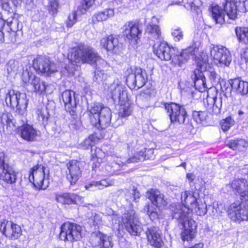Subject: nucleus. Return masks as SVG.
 <instances>
[{
    "label": "nucleus",
    "instance_id": "obj_63",
    "mask_svg": "<svg viewBox=\"0 0 248 248\" xmlns=\"http://www.w3.org/2000/svg\"><path fill=\"white\" fill-rule=\"evenodd\" d=\"M5 21L3 19L2 15L0 13V30H2L4 25Z\"/></svg>",
    "mask_w": 248,
    "mask_h": 248
},
{
    "label": "nucleus",
    "instance_id": "obj_62",
    "mask_svg": "<svg viewBox=\"0 0 248 248\" xmlns=\"http://www.w3.org/2000/svg\"><path fill=\"white\" fill-rule=\"evenodd\" d=\"M186 178L188 179L189 182L191 183L195 179V175L193 173H187L186 174Z\"/></svg>",
    "mask_w": 248,
    "mask_h": 248
},
{
    "label": "nucleus",
    "instance_id": "obj_53",
    "mask_svg": "<svg viewBox=\"0 0 248 248\" xmlns=\"http://www.w3.org/2000/svg\"><path fill=\"white\" fill-rule=\"evenodd\" d=\"M191 10L196 13L198 15L201 14L202 11L200 6L201 5L200 0H193L192 2L190 3Z\"/></svg>",
    "mask_w": 248,
    "mask_h": 248
},
{
    "label": "nucleus",
    "instance_id": "obj_19",
    "mask_svg": "<svg viewBox=\"0 0 248 248\" xmlns=\"http://www.w3.org/2000/svg\"><path fill=\"white\" fill-rule=\"evenodd\" d=\"M82 227L80 225L69 222L63 223V232L65 233L64 241H78L81 238Z\"/></svg>",
    "mask_w": 248,
    "mask_h": 248
},
{
    "label": "nucleus",
    "instance_id": "obj_1",
    "mask_svg": "<svg viewBox=\"0 0 248 248\" xmlns=\"http://www.w3.org/2000/svg\"><path fill=\"white\" fill-rule=\"evenodd\" d=\"M68 58L73 65L85 62L89 63L96 62L93 81L100 84L107 79L108 75L106 73L105 70L102 69L101 67L103 68L107 67L108 63L100 59L98 54L92 47L85 44H80L77 48L72 50L68 55Z\"/></svg>",
    "mask_w": 248,
    "mask_h": 248
},
{
    "label": "nucleus",
    "instance_id": "obj_31",
    "mask_svg": "<svg viewBox=\"0 0 248 248\" xmlns=\"http://www.w3.org/2000/svg\"><path fill=\"white\" fill-rule=\"evenodd\" d=\"M106 107L99 102H94L88 104L87 113L90 119L91 123H95L96 122V117H98L103 110V108Z\"/></svg>",
    "mask_w": 248,
    "mask_h": 248
},
{
    "label": "nucleus",
    "instance_id": "obj_9",
    "mask_svg": "<svg viewBox=\"0 0 248 248\" xmlns=\"http://www.w3.org/2000/svg\"><path fill=\"white\" fill-rule=\"evenodd\" d=\"M148 80V76L145 70L135 68L134 71L128 70L126 78L127 85L131 90H138L142 87Z\"/></svg>",
    "mask_w": 248,
    "mask_h": 248
},
{
    "label": "nucleus",
    "instance_id": "obj_58",
    "mask_svg": "<svg viewBox=\"0 0 248 248\" xmlns=\"http://www.w3.org/2000/svg\"><path fill=\"white\" fill-rule=\"evenodd\" d=\"M6 157L4 152H0V168L3 166H9L6 162Z\"/></svg>",
    "mask_w": 248,
    "mask_h": 248
},
{
    "label": "nucleus",
    "instance_id": "obj_3",
    "mask_svg": "<svg viewBox=\"0 0 248 248\" xmlns=\"http://www.w3.org/2000/svg\"><path fill=\"white\" fill-rule=\"evenodd\" d=\"M196 48L193 46L179 51L176 47H170L165 42L155 43L153 46V52L161 60H172L174 65L182 66L187 62L190 56L193 55Z\"/></svg>",
    "mask_w": 248,
    "mask_h": 248
},
{
    "label": "nucleus",
    "instance_id": "obj_64",
    "mask_svg": "<svg viewBox=\"0 0 248 248\" xmlns=\"http://www.w3.org/2000/svg\"><path fill=\"white\" fill-rule=\"evenodd\" d=\"M203 247V245L202 244H196L195 245V246L191 247V248H202Z\"/></svg>",
    "mask_w": 248,
    "mask_h": 248
},
{
    "label": "nucleus",
    "instance_id": "obj_43",
    "mask_svg": "<svg viewBox=\"0 0 248 248\" xmlns=\"http://www.w3.org/2000/svg\"><path fill=\"white\" fill-rule=\"evenodd\" d=\"M203 74L204 76L206 75L208 77L213 85H217L219 82L220 76L215 70L211 69L209 70L205 71Z\"/></svg>",
    "mask_w": 248,
    "mask_h": 248
},
{
    "label": "nucleus",
    "instance_id": "obj_50",
    "mask_svg": "<svg viewBox=\"0 0 248 248\" xmlns=\"http://www.w3.org/2000/svg\"><path fill=\"white\" fill-rule=\"evenodd\" d=\"M97 140L98 139L95 135H91L83 142L82 147L85 149L92 148Z\"/></svg>",
    "mask_w": 248,
    "mask_h": 248
},
{
    "label": "nucleus",
    "instance_id": "obj_10",
    "mask_svg": "<svg viewBox=\"0 0 248 248\" xmlns=\"http://www.w3.org/2000/svg\"><path fill=\"white\" fill-rule=\"evenodd\" d=\"M224 11L229 19L232 20L237 17V13L248 11V0H225Z\"/></svg>",
    "mask_w": 248,
    "mask_h": 248
},
{
    "label": "nucleus",
    "instance_id": "obj_8",
    "mask_svg": "<svg viewBox=\"0 0 248 248\" xmlns=\"http://www.w3.org/2000/svg\"><path fill=\"white\" fill-rule=\"evenodd\" d=\"M75 93L72 90H65L63 92V103L65 110L71 116L69 126L73 129H79L81 122L76 113L77 102L75 96Z\"/></svg>",
    "mask_w": 248,
    "mask_h": 248
},
{
    "label": "nucleus",
    "instance_id": "obj_24",
    "mask_svg": "<svg viewBox=\"0 0 248 248\" xmlns=\"http://www.w3.org/2000/svg\"><path fill=\"white\" fill-rule=\"evenodd\" d=\"M100 44L108 51H110L114 53H116L119 50L121 45L118 37L112 34L102 38L100 40Z\"/></svg>",
    "mask_w": 248,
    "mask_h": 248
},
{
    "label": "nucleus",
    "instance_id": "obj_42",
    "mask_svg": "<svg viewBox=\"0 0 248 248\" xmlns=\"http://www.w3.org/2000/svg\"><path fill=\"white\" fill-rule=\"evenodd\" d=\"M193 119L197 124L204 125L206 123V119L208 116L207 112L205 111L193 112Z\"/></svg>",
    "mask_w": 248,
    "mask_h": 248
},
{
    "label": "nucleus",
    "instance_id": "obj_28",
    "mask_svg": "<svg viewBox=\"0 0 248 248\" xmlns=\"http://www.w3.org/2000/svg\"><path fill=\"white\" fill-rule=\"evenodd\" d=\"M0 180L8 184H13L16 182L17 173L11 166H5L0 168Z\"/></svg>",
    "mask_w": 248,
    "mask_h": 248
},
{
    "label": "nucleus",
    "instance_id": "obj_44",
    "mask_svg": "<svg viewBox=\"0 0 248 248\" xmlns=\"http://www.w3.org/2000/svg\"><path fill=\"white\" fill-rule=\"evenodd\" d=\"M144 210L147 212L152 220L157 219L159 217V208H154L152 205H146Z\"/></svg>",
    "mask_w": 248,
    "mask_h": 248
},
{
    "label": "nucleus",
    "instance_id": "obj_57",
    "mask_svg": "<svg viewBox=\"0 0 248 248\" xmlns=\"http://www.w3.org/2000/svg\"><path fill=\"white\" fill-rule=\"evenodd\" d=\"M228 84H230V79L228 80V82H224L223 86H222V83L220 84L221 89L223 92H225V94L227 93H231L232 91V87L231 85H228Z\"/></svg>",
    "mask_w": 248,
    "mask_h": 248
},
{
    "label": "nucleus",
    "instance_id": "obj_6",
    "mask_svg": "<svg viewBox=\"0 0 248 248\" xmlns=\"http://www.w3.org/2000/svg\"><path fill=\"white\" fill-rule=\"evenodd\" d=\"M5 100L7 106L16 108V112L18 114L17 118H20V116H22V122H26V118L24 115L26 113L28 104L26 94L17 91L11 90L6 93Z\"/></svg>",
    "mask_w": 248,
    "mask_h": 248
},
{
    "label": "nucleus",
    "instance_id": "obj_25",
    "mask_svg": "<svg viewBox=\"0 0 248 248\" xmlns=\"http://www.w3.org/2000/svg\"><path fill=\"white\" fill-rule=\"evenodd\" d=\"M222 97L219 95L213 97L208 96L204 105L208 111L213 114L218 115L221 112L222 107Z\"/></svg>",
    "mask_w": 248,
    "mask_h": 248
},
{
    "label": "nucleus",
    "instance_id": "obj_30",
    "mask_svg": "<svg viewBox=\"0 0 248 248\" xmlns=\"http://www.w3.org/2000/svg\"><path fill=\"white\" fill-rule=\"evenodd\" d=\"M15 127L13 116L8 113H0V132L9 133Z\"/></svg>",
    "mask_w": 248,
    "mask_h": 248
},
{
    "label": "nucleus",
    "instance_id": "obj_54",
    "mask_svg": "<svg viewBox=\"0 0 248 248\" xmlns=\"http://www.w3.org/2000/svg\"><path fill=\"white\" fill-rule=\"evenodd\" d=\"M77 14L76 11L73 12L69 15L68 20L66 22V26L71 28L77 21Z\"/></svg>",
    "mask_w": 248,
    "mask_h": 248
},
{
    "label": "nucleus",
    "instance_id": "obj_55",
    "mask_svg": "<svg viewBox=\"0 0 248 248\" xmlns=\"http://www.w3.org/2000/svg\"><path fill=\"white\" fill-rule=\"evenodd\" d=\"M35 77L36 76L32 74V73H30L28 71L23 72L22 75V79L24 83L31 82L33 78Z\"/></svg>",
    "mask_w": 248,
    "mask_h": 248
},
{
    "label": "nucleus",
    "instance_id": "obj_52",
    "mask_svg": "<svg viewBox=\"0 0 248 248\" xmlns=\"http://www.w3.org/2000/svg\"><path fill=\"white\" fill-rule=\"evenodd\" d=\"M171 35L173 37V40L175 42L180 41L184 37L183 31L179 27L172 29L171 30Z\"/></svg>",
    "mask_w": 248,
    "mask_h": 248
},
{
    "label": "nucleus",
    "instance_id": "obj_40",
    "mask_svg": "<svg viewBox=\"0 0 248 248\" xmlns=\"http://www.w3.org/2000/svg\"><path fill=\"white\" fill-rule=\"evenodd\" d=\"M235 32L239 42L248 44V28L237 27Z\"/></svg>",
    "mask_w": 248,
    "mask_h": 248
},
{
    "label": "nucleus",
    "instance_id": "obj_51",
    "mask_svg": "<svg viewBox=\"0 0 248 248\" xmlns=\"http://www.w3.org/2000/svg\"><path fill=\"white\" fill-rule=\"evenodd\" d=\"M208 62V57L206 54L202 53L201 55V59L197 61V69L202 70L204 69Z\"/></svg>",
    "mask_w": 248,
    "mask_h": 248
},
{
    "label": "nucleus",
    "instance_id": "obj_14",
    "mask_svg": "<svg viewBox=\"0 0 248 248\" xmlns=\"http://www.w3.org/2000/svg\"><path fill=\"white\" fill-rule=\"evenodd\" d=\"M22 234L21 227L11 221L0 219V238L5 235L11 240L17 239Z\"/></svg>",
    "mask_w": 248,
    "mask_h": 248
},
{
    "label": "nucleus",
    "instance_id": "obj_17",
    "mask_svg": "<svg viewBox=\"0 0 248 248\" xmlns=\"http://www.w3.org/2000/svg\"><path fill=\"white\" fill-rule=\"evenodd\" d=\"M108 96L115 104L124 102L127 100V93L122 84L113 83L108 88Z\"/></svg>",
    "mask_w": 248,
    "mask_h": 248
},
{
    "label": "nucleus",
    "instance_id": "obj_21",
    "mask_svg": "<svg viewBox=\"0 0 248 248\" xmlns=\"http://www.w3.org/2000/svg\"><path fill=\"white\" fill-rule=\"evenodd\" d=\"M66 165L68 170L66 178L71 185H74L81 175L80 163L77 160H72L67 163Z\"/></svg>",
    "mask_w": 248,
    "mask_h": 248
},
{
    "label": "nucleus",
    "instance_id": "obj_2",
    "mask_svg": "<svg viewBox=\"0 0 248 248\" xmlns=\"http://www.w3.org/2000/svg\"><path fill=\"white\" fill-rule=\"evenodd\" d=\"M239 171L240 169L236 173L237 178L230 184L235 195L239 196L241 200L240 202L231 204L228 209V215L233 221L248 220V179Z\"/></svg>",
    "mask_w": 248,
    "mask_h": 248
},
{
    "label": "nucleus",
    "instance_id": "obj_61",
    "mask_svg": "<svg viewBox=\"0 0 248 248\" xmlns=\"http://www.w3.org/2000/svg\"><path fill=\"white\" fill-rule=\"evenodd\" d=\"M95 158H93V161H95ZM100 166V163L98 161H97L96 162H93L92 164V169L93 170H94L95 171L97 169L99 168Z\"/></svg>",
    "mask_w": 248,
    "mask_h": 248
},
{
    "label": "nucleus",
    "instance_id": "obj_39",
    "mask_svg": "<svg viewBox=\"0 0 248 248\" xmlns=\"http://www.w3.org/2000/svg\"><path fill=\"white\" fill-rule=\"evenodd\" d=\"M32 87L33 91L38 94H42L45 92L46 85L45 83L41 80L39 78H33L31 82Z\"/></svg>",
    "mask_w": 248,
    "mask_h": 248
},
{
    "label": "nucleus",
    "instance_id": "obj_38",
    "mask_svg": "<svg viewBox=\"0 0 248 248\" xmlns=\"http://www.w3.org/2000/svg\"><path fill=\"white\" fill-rule=\"evenodd\" d=\"M153 153L154 151L152 149L145 148L143 150L140 151V154H142V155L138 157L132 156L126 160V163L128 164L150 159L153 156Z\"/></svg>",
    "mask_w": 248,
    "mask_h": 248
},
{
    "label": "nucleus",
    "instance_id": "obj_33",
    "mask_svg": "<svg viewBox=\"0 0 248 248\" xmlns=\"http://www.w3.org/2000/svg\"><path fill=\"white\" fill-rule=\"evenodd\" d=\"M194 86L201 93L205 92L208 88L206 86L204 74L202 70L196 69L194 71Z\"/></svg>",
    "mask_w": 248,
    "mask_h": 248
},
{
    "label": "nucleus",
    "instance_id": "obj_36",
    "mask_svg": "<svg viewBox=\"0 0 248 248\" xmlns=\"http://www.w3.org/2000/svg\"><path fill=\"white\" fill-rule=\"evenodd\" d=\"M114 14V10L111 8L98 12L93 16L92 18V23L94 24L99 22L106 21L108 18L113 16Z\"/></svg>",
    "mask_w": 248,
    "mask_h": 248
},
{
    "label": "nucleus",
    "instance_id": "obj_48",
    "mask_svg": "<svg viewBox=\"0 0 248 248\" xmlns=\"http://www.w3.org/2000/svg\"><path fill=\"white\" fill-rule=\"evenodd\" d=\"M196 207H193V210L198 216H204L207 212V205L205 203H200L199 201L196 203Z\"/></svg>",
    "mask_w": 248,
    "mask_h": 248
},
{
    "label": "nucleus",
    "instance_id": "obj_34",
    "mask_svg": "<svg viewBox=\"0 0 248 248\" xmlns=\"http://www.w3.org/2000/svg\"><path fill=\"white\" fill-rule=\"evenodd\" d=\"M226 145L233 150L244 151L248 147V141L243 139H231L226 141Z\"/></svg>",
    "mask_w": 248,
    "mask_h": 248
},
{
    "label": "nucleus",
    "instance_id": "obj_16",
    "mask_svg": "<svg viewBox=\"0 0 248 248\" xmlns=\"http://www.w3.org/2000/svg\"><path fill=\"white\" fill-rule=\"evenodd\" d=\"M33 66L36 71L46 76H51L57 72L56 65L48 59L43 57H38L34 59Z\"/></svg>",
    "mask_w": 248,
    "mask_h": 248
},
{
    "label": "nucleus",
    "instance_id": "obj_13",
    "mask_svg": "<svg viewBox=\"0 0 248 248\" xmlns=\"http://www.w3.org/2000/svg\"><path fill=\"white\" fill-rule=\"evenodd\" d=\"M210 55L220 66L229 67L232 61L230 51L222 46H216L211 48Z\"/></svg>",
    "mask_w": 248,
    "mask_h": 248
},
{
    "label": "nucleus",
    "instance_id": "obj_18",
    "mask_svg": "<svg viewBox=\"0 0 248 248\" xmlns=\"http://www.w3.org/2000/svg\"><path fill=\"white\" fill-rule=\"evenodd\" d=\"M90 243L93 247H100V248H112L113 246L112 237L99 231L92 233Z\"/></svg>",
    "mask_w": 248,
    "mask_h": 248
},
{
    "label": "nucleus",
    "instance_id": "obj_29",
    "mask_svg": "<svg viewBox=\"0 0 248 248\" xmlns=\"http://www.w3.org/2000/svg\"><path fill=\"white\" fill-rule=\"evenodd\" d=\"M146 196L151 201L153 206L160 208H164L167 205V202L164 199V195L158 190L151 189L147 192Z\"/></svg>",
    "mask_w": 248,
    "mask_h": 248
},
{
    "label": "nucleus",
    "instance_id": "obj_20",
    "mask_svg": "<svg viewBox=\"0 0 248 248\" xmlns=\"http://www.w3.org/2000/svg\"><path fill=\"white\" fill-rule=\"evenodd\" d=\"M21 121L22 123V125L19 126L17 130V134L24 140L28 141H32L36 140L39 134L38 132L32 127V126L25 124L27 123H23L22 121V116Z\"/></svg>",
    "mask_w": 248,
    "mask_h": 248
},
{
    "label": "nucleus",
    "instance_id": "obj_27",
    "mask_svg": "<svg viewBox=\"0 0 248 248\" xmlns=\"http://www.w3.org/2000/svg\"><path fill=\"white\" fill-rule=\"evenodd\" d=\"M232 92L241 95L248 96V82L245 81L239 77L230 79V84Z\"/></svg>",
    "mask_w": 248,
    "mask_h": 248
},
{
    "label": "nucleus",
    "instance_id": "obj_60",
    "mask_svg": "<svg viewBox=\"0 0 248 248\" xmlns=\"http://www.w3.org/2000/svg\"><path fill=\"white\" fill-rule=\"evenodd\" d=\"M133 201L137 202V200L139 199L140 197V193L137 189H134L132 192Z\"/></svg>",
    "mask_w": 248,
    "mask_h": 248
},
{
    "label": "nucleus",
    "instance_id": "obj_12",
    "mask_svg": "<svg viewBox=\"0 0 248 248\" xmlns=\"http://www.w3.org/2000/svg\"><path fill=\"white\" fill-rule=\"evenodd\" d=\"M122 32L125 40H127L133 46L138 44L142 30L140 29L138 21H130L124 25Z\"/></svg>",
    "mask_w": 248,
    "mask_h": 248
},
{
    "label": "nucleus",
    "instance_id": "obj_11",
    "mask_svg": "<svg viewBox=\"0 0 248 248\" xmlns=\"http://www.w3.org/2000/svg\"><path fill=\"white\" fill-rule=\"evenodd\" d=\"M178 220L179 224L181 225L182 231L181 237L182 240L185 242L191 240L195 236L197 230V223L193 219H188V217L180 216V218H175Z\"/></svg>",
    "mask_w": 248,
    "mask_h": 248
},
{
    "label": "nucleus",
    "instance_id": "obj_49",
    "mask_svg": "<svg viewBox=\"0 0 248 248\" xmlns=\"http://www.w3.org/2000/svg\"><path fill=\"white\" fill-rule=\"evenodd\" d=\"M234 121L231 116L223 119L220 123L221 128L223 131H228L234 124Z\"/></svg>",
    "mask_w": 248,
    "mask_h": 248
},
{
    "label": "nucleus",
    "instance_id": "obj_37",
    "mask_svg": "<svg viewBox=\"0 0 248 248\" xmlns=\"http://www.w3.org/2000/svg\"><path fill=\"white\" fill-rule=\"evenodd\" d=\"M210 10L212 17L216 23L222 24L225 22L224 13L219 6L212 4Z\"/></svg>",
    "mask_w": 248,
    "mask_h": 248
},
{
    "label": "nucleus",
    "instance_id": "obj_59",
    "mask_svg": "<svg viewBox=\"0 0 248 248\" xmlns=\"http://www.w3.org/2000/svg\"><path fill=\"white\" fill-rule=\"evenodd\" d=\"M239 173L241 174L248 179V164H246L240 168Z\"/></svg>",
    "mask_w": 248,
    "mask_h": 248
},
{
    "label": "nucleus",
    "instance_id": "obj_15",
    "mask_svg": "<svg viewBox=\"0 0 248 248\" xmlns=\"http://www.w3.org/2000/svg\"><path fill=\"white\" fill-rule=\"evenodd\" d=\"M46 168L41 165H36L30 170L29 176L30 182L38 189H45L47 186L44 184Z\"/></svg>",
    "mask_w": 248,
    "mask_h": 248
},
{
    "label": "nucleus",
    "instance_id": "obj_22",
    "mask_svg": "<svg viewBox=\"0 0 248 248\" xmlns=\"http://www.w3.org/2000/svg\"><path fill=\"white\" fill-rule=\"evenodd\" d=\"M147 240L151 245L155 248H160L163 245L161 232L158 227H150L146 231Z\"/></svg>",
    "mask_w": 248,
    "mask_h": 248
},
{
    "label": "nucleus",
    "instance_id": "obj_7",
    "mask_svg": "<svg viewBox=\"0 0 248 248\" xmlns=\"http://www.w3.org/2000/svg\"><path fill=\"white\" fill-rule=\"evenodd\" d=\"M164 106L171 123L187 125L189 129L193 127L191 122L189 123L188 120L186 122L187 114L184 105L171 102L164 103Z\"/></svg>",
    "mask_w": 248,
    "mask_h": 248
},
{
    "label": "nucleus",
    "instance_id": "obj_5",
    "mask_svg": "<svg viewBox=\"0 0 248 248\" xmlns=\"http://www.w3.org/2000/svg\"><path fill=\"white\" fill-rule=\"evenodd\" d=\"M198 194H195L193 192L186 191L181 194L182 206L179 204H174L171 205L173 218H180V216L188 217L190 211L193 210V207H196V203L199 200Z\"/></svg>",
    "mask_w": 248,
    "mask_h": 248
},
{
    "label": "nucleus",
    "instance_id": "obj_56",
    "mask_svg": "<svg viewBox=\"0 0 248 248\" xmlns=\"http://www.w3.org/2000/svg\"><path fill=\"white\" fill-rule=\"evenodd\" d=\"M94 2V0H83L81 3V8L86 12Z\"/></svg>",
    "mask_w": 248,
    "mask_h": 248
},
{
    "label": "nucleus",
    "instance_id": "obj_45",
    "mask_svg": "<svg viewBox=\"0 0 248 248\" xmlns=\"http://www.w3.org/2000/svg\"><path fill=\"white\" fill-rule=\"evenodd\" d=\"M79 201V196L74 193L63 194V204H70L77 203Z\"/></svg>",
    "mask_w": 248,
    "mask_h": 248
},
{
    "label": "nucleus",
    "instance_id": "obj_46",
    "mask_svg": "<svg viewBox=\"0 0 248 248\" xmlns=\"http://www.w3.org/2000/svg\"><path fill=\"white\" fill-rule=\"evenodd\" d=\"M116 168H117V164L116 163H108L102 167V170L106 174L113 175L118 173V170H115Z\"/></svg>",
    "mask_w": 248,
    "mask_h": 248
},
{
    "label": "nucleus",
    "instance_id": "obj_23",
    "mask_svg": "<svg viewBox=\"0 0 248 248\" xmlns=\"http://www.w3.org/2000/svg\"><path fill=\"white\" fill-rule=\"evenodd\" d=\"M112 113L108 107L103 108V110L98 117H96L95 123H91L98 129H105L110 125L111 123Z\"/></svg>",
    "mask_w": 248,
    "mask_h": 248
},
{
    "label": "nucleus",
    "instance_id": "obj_4",
    "mask_svg": "<svg viewBox=\"0 0 248 248\" xmlns=\"http://www.w3.org/2000/svg\"><path fill=\"white\" fill-rule=\"evenodd\" d=\"M107 215L108 220L114 227H119L123 224L126 231L131 235L139 236L142 230L139 217L136 211L130 209L121 216L111 209L108 210Z\"/></svg>",
    "mask_w": 248,
    "mask_h": 248
},
{
    "label": "nucleus",
    "instance_id": "obj_41",
    "mask_svg": "<svg viewBox=\"0 0 248 248\" xmlns=\"http://www.w3.org/2000/svg\"><path fill=\"white\" fill-rule=\"evenodd\" d=\"M36 115L38 121L44 125L48 124L49 114L46 108H37L36 110Z\"/></svg>",
    "mask_w": 248,
    "mask_h": 248
},
{
    "label": "nucleus",
    "instance_id": "obj_26",
    "mask_svg": "<svg viewBox=\"0 0 248 248\" xmlns=\"http://www.w3.org/2000/svg\"><path fill=\"white\" fill-rule=\"evenodd\" d=\"M120 105V107L118 112V116L117 121L112 123V126L114 127H117L120 125L122 123V118H125L130 116L133 111L132 105L129 102L128 98L125 101L122 102H121L120 103H118Z\"/></svg>",
    "mask_w": 248,
    "mask_h": 248
},
{
    "label": "nucleus",
    "instance_id": "obj_35",
    "mask_svg": "<svg viewBox=\"0 0 248 248\" xmlns=\"http://www.w3.org/2000/svg\"><path fill=\"white\" fill-rule=\"evenodd\" d=\"M145 33L149 39L154 41L159 39L161 37V31L159 26L153 23V21L147 25Z\"/></svg>",
    "mask_w": 248,
    "mask_h": 248
},
{
    "label": "nucleus",
    "instance_id": "obj_47",
    "mask_svg": "<svg viewBox=\"0 0 248 248\" xmlns=\"http://www.w3.org/2000/svg\"><path fill=\"white\" fill-rule=\"evenodd\" d=\"M19 68V64L13 60L9 61L7 65V71L9 75L12 76L16 74Z\"/></svg>",
    "mask_w": 248,
    "mask_h": 248
},
{
    "label": "nucleus",
    "instance_id": "obj_32",
    "mask_svg": "<svg viewBox=\"0 0 248 248\" xmlns=\"http://www.w3.org/2000/svg\"><path fill=\"white\" fill-rule=\"evenodd\" d=\"M114 184L115 181L113 179L106 178L99 181H92L90 183L86 185L85 187L87 190L94 191L97 188L102 189L104 187L112 186Z\"/></svg>",
    "mask_w": 248,
    "mask_h": 248
}]
</instances>
